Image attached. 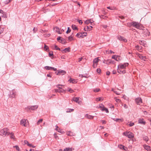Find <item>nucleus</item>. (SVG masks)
I'll use <instances>...</instances> for the list:
<instances>
[{"label":"nucleus","instance_id":"1","mask_svg":"<svg viewBox=\"0 0 151 151\" xmlns=\"http://www.w3.org/2000/svg\"><path fill=\"white\" fill-rule=\"evenodd\" d=\"M128 25L129 27L132 26L138 29H140L141 28L140 24L138 22L133 21L131 23L128 24Z\"/></svg>","mask_w":151,"mask_h":151},{"label":"nucleus","instance_id":"2","mask_svg":"<svg viewBox=\"0 0 151 151\" xmlns=\"http://www.w3.org/2000/svg\"><path fill=\"white\" fill-rule=\"evenodd\" d=\"M10 132L6 128H4L0 131V135L3 136H6L9 135Z\"/></svg>","mask_w":151,"mask_h":151},{"label":"nucleus","instance_id":"3","mask_svg":"<svg viewBox=\"0 0 151 151\" xmlns=\"http://www.w3.org/2000/svg\"><path fill=\"white\" fill-rule=\"evenodd\" d=\"M87 35V33L86 32H82L77 33L76 36L78 38H83Z\"/></svg>","mask_w":151,"mask_h":151},{"label":"nucleus","instance_id":"4","mask_svg":"<svg viewBox=\"0 0 151 151\" xmlns=\"http://www.w3.org/2000/svg\"><path fill=\"white\" fill-rule=\"evenodd\" d=\"M123 134L124 135L127 137L129 138H132L134 137V134L130 132H124Z\"/></svg>","mask_w":151,"mask_h":151},{"label":"nucleus","instance_id":"5","mask_svg":"<svg viewBox=\"0 0 151 151\" xmlns=\"http://www.w3.org/2000/svg\"><path fill=\"white\" fill-rule=\"evenodd\" d=\"M99 108L100 109V110L103 111H105L106 113H108L109 111L108 109L105 107L104 105L102 104H100L99 106Z\"/></svg>","mask_w":151,"mask_h":151},{"label":"nucleus","instance_id":"6","mask_svg":"<svg viewBox=\"0 0 151 151\" xmlns=\"http://www.w3.org/2000/svg\"><path fill=\"white\" fill-rule=\"evenodd\" d=\"M129 65L128 63H124V64H120L118 66V68H119L121 69H125L127 66Z\"/></svg>","mask_w":151,"mask_h":151},{"label":"nucleus","instance_id":"7","mask_svg":"<svg viewBox=\"0 0 151 151\" xmlns=\"http://www.w3.org/2000/svg\"><path fill=\"white\" fill-rule=\"evenodd\" d=\"M100 60L99 59V58H96L93 60V66L94 68H95L96 67L97 63Z\"/></svg>","mask_w":151,"mask_h":151},{"label":"nucleus","instance_id":"8","mask_svg":"<svg viewBox=\"0 0 151 151\" xmlns=\"http://www.w3.org/2000/svg\"><path fill=\"white\" fill-rule=\"evenodd\" d=\"M66 72L64 70H58V72H55V73L57 75H63L66 73Z\"/></svg>","mask_w":151,"mask_h":151},{"label":"nucleus","instance_id":"9","mask_svg":"<svg viewBox=\"0 0 151 151\" xmlns=\"http://www.w3.org/2000/svg\"><path fill=\"white\" fill-rule=\"evenodd\" d=\"M135 101L137 104L140 105L142 103V100L140 97L137 98L135 99Z\"/></svg>","mask_w":151,"mask_h":151},{"label":"nucleus","instance_id":"10","mask_svg":"<svg viewBox=\"0 0 151 151\" xmlns=\"http://www.w3.org/2000/svg\"><path fill=\"white\" fill-rule=\"evenodd\" d=\"M27 120L24 119H22L20 122V124L21 125L24 127H27Z\"/></svg>","mask_w":151,"mask_h":151},{"label":"nucleus","instance_id":"11","mask_svg":"<svg viewBox=\"0 0 151 151\" xmlns=\"http://www.w3.org/2000/svg\"><path fill=\"white\" fill-rule=\"evenodd\" d=\"M57 93V92H59L60 93H65V91L66 90H64L63 89H55L54 90Z\"/></svg>","mask_w":151,"mask_h":151},{"label":"nucleus","instance_id":"12","mask_svg":"<svg viewBox=\"0 0 151 151\" xmlns=\"http://www.w3.org/2000/svg\"><path fill=\"white\" fill-rule=\"evenodd\" d=\"M38 107V106L37 105L29 106L28 107V109L29 110H34L37 109Z\"/></svg>","mask_w":151,"mask_h":151},{"label":"nucleus","instance_id":"13","mask_svg":"<svg viewBox=\"0 0 151 151\" xmlns=\"http://www.w3.org/2000/svg\"><path fill=\"white\" fill-rule=\"evenodd\" d=\"M93 28L91 26H86L84 28V30L85 31H89L92 29Z\"/></svg>","mask_w":151,"mask_h":151},{"label":"nucleus","instance_id":"14","mask_svg":"<svg viewBox=\"0 0 151 151\" xmlns=\"http://www.w3.org/2000/svg\"><path fill=\"white\" fill-rule=\"evenodd\" d=\"M117 39L119 40L123 41L124 42H126L127 41L126 39L124 38L123 37L120 36L118 37Z\"/></svg>","mask_w":151,"mask_h":151},{"label":"nucleus","instance_id":"15","mask_svg":"<svg viewBox=\"0 0 151 151\" xmlns=\"http://www.w3.org/2000/svg\"><path fill=\"white\" fill-rule=\"evenodd\" d=\"M117 72L120 74L123 73L124 74L126 73L125 70L124 69H121L118 68Z\"/></svg>","mask_w":151,"mask_h":151},{"label":"nucleus","instance_id":"16","mask_svg":"<svg viewBox=\"0 0 151 151\" xmlns=\"http://www.w3.org/2000/svg\"><path fill=\"white\" fill-rule=\"evenodd\" d=\"M138 122V123L143 125H145L146 123L145 122L144 120L142 118L139 119Z\"/></svg>","mask_w":151,"mask_h":151},{"label":"nucleus","instance_id":"17","mask_svg":"<svg viewBox=\"0 0 151 151\" xmlns=\"http://www.w3.org/2000/svg\"><path fill=\"white\" fill-rule=\"evenodd\" d=\"M16 95V93L14 90H13L11 92V93L10 95V97L12 98H14L15 97Z\"/></svg>","mask_w":151,"mask_h":151},{"label":"nucleus","instance_id":"18","mask_svg":"<svg viewBox=\"0 0 151 151\" xmlns=\"http://www.w3.org/2000/svg\"><path fill=\"white\" fill-rule=\"evenodd\" d=\"M136 54L138 55L140 59L145 61V60L146 59V57L142 56V55L139 54L138 53H137Z\"/></svg>","mask_w":151,"mask_h":151},{"label":"nucleus","instance_id":"19","mask_svg":"<svg viewBox=\"0 0 151 151\" xmlns=\"http://www.w3.org/2000/svg\"><path fill=\"white\" fill-rule=\"evenodd\" d=\"M85 117L86 118L89 119H93V116L90 115L89 114H86L85 115Z\"/></svg>","mask_w":151,"mask_h":151},{"label":"nucleus","instance_id":"20","mask_svg":"<svg viewBox=\"0 0 151 151\" xmlns=\"http://www.w3.org/2000/svg\"><path fill=\"white\" fill-rule=\"evenodd\" d=\"M68 81L70 83H75L77 82V80L75 79H72V78H70Z\"/></svg>","mask_w":151,"mask_h":151},{"label":"nucleus","instance_id":"21","mask_svg":"<svg viewBox=\"0 0 151 151\" xmlns=\"http://www.w3.org/2000/svg\"><path fill=\"white\" fill-rule=\"evenodd\" d=\"M54 30L57 32L59 34H60L61 33L60 32V31L59 28L57 27H55L54 28Z\"/></svg>","mask_w":151,"mask_h":151},{"label":"nucleus","instance_id":"22","mask_svg":"<svg viewBox=\"0 0 151 151\" xmlns=\"http://www.w3.org/2000/svg\"><path fill=\"white\" fill-rule=\"evenodd\" d=\"M144 148L148 151H150L151 150V147L150 146L147 145H144Z\"/></svg>","mask_w":151,"mask_h":151},{"label":"nucleus","instance_id":"23","mask_svg":"<svg viewBox=\"0 0 151 151\" xmlns=\"http://www.w3.org/2000/svg\"><path fill=\"white\" fill-rule=\"evenodd\" d=\"M114 121H116V122H122L123 121V119L122 118L121 119H117V118H114L113 119Z\"/></svg>","mask_w":151,"mask_h":151},{"label":"nucleus","instance_id":"24","mask_svg":"<svg viewBox=\"0 0 151 151\" xmlns=\"http://www.w3.org/2000/svg\"><path fill=\"white\" fill-rule=\"evenodd\" d=\"M59 42L63 44H65L67 43L65 40L63 38H62L60 40V41Z\"/></svg>","mask_w":151,"mask_h":151},{"label":"nucleus","instance_id":"25","mask_svg":"<svg viewBox=\"0 0 151 151\" xmlns=\"http://www.w3.org/2000/svg\"><path fill=\"white\" fill-rule=\"evenodd\" d=\"M9 135H10V137L12 139L14 140H15L16 139L14 135V134H13V133H10Z\"/></svg>","mask_w":151,"mask_h":151},{"label":"nucleus","instance_id":"26","mask_svg":"<svg viewBox=\"0 0 151 151\" xmlns=\"http://www.w3.org/2000/svg\"><path fill=\"white\" fill-rule=\"evenodd\" d=\"M139 42L140 44L144 46H145V45L146 44V42L144 40L139 41Z\"/></svg>","mask_w":151,"mask_h":151},{"label":"nucleus","instance_id":"27","mask_svg":"<svg viewBox=\"0 0 151 151\" xmlns=\"http://www.w3.org/2000/svg\"><path fill=\"white\" fill-rule=\"evenodd\" d=\"M1 14H2L1 15V17L4 18H6L7 17L6 13L4 12V13H2Z\"/></svg>","mask_w":151,"mask_h":151},{"label":"nucleus","instance_id":"28","mask_svg":"<svg viewBox=\"0 0 151 151\" xmlns=\"http://www.w3.org/2000/svg\"><path fill=\"white\" fill-rule=\"evenodd\" d=\"M72 151V148H66L65 149H64L63 150V151Z\"/></svg>","mask_w":151,"mask_h":151},{"label":"nucleus","instance_id":"29","mask_svg":"<svg viewBox=\"0 0 151 151\" xmlns=\"http://www.w3.org/2000/svg\"><path fill=\"white\" fill-rule=\"evenodd\" d=\"M45 69L48 70H52V67L48 66H46L45 67Z\"/></svg>","mask_w":151,"mask_h":151},{"label":"nucleus","instance_id":"30","mask_svg":"<svg viewBox=\"0 0 151 151\" xmlns=\"http://www.w3.org/2000/svg\"><path fill=\"white\" fill-rule=\"evenodd\" d=\"M70 48L69 47H67L65 48L63 50L65 52H70Z\"/></svg>","mask_w":151,"mask_h":151},{"label":"nucleus","instance_id":"31","mask_svg":"<svg viewBox=\"0 0 151 151\" xmlns=\"http://www.w3.org/2000/svg\"><path fill=\"white\" fill-rule=\"evenodd\" d=\"M79 97L74 98L73 99V101H75L76 103H77V102H78V100H79Z\"/></svg>","mask_w":151,"mask_h":151},{"label":"nucleus","instance_id":"32","mask_svg":"<svg viewBox=\"0 0 151 151\" xmlns=\"http://www.w3.org/2000/svg\"><path fill=\"white\" fill-rule=\"evenodd\" d=\"M12 0H6L4 1V2L5 4H8Z\"/></svg>","mask_w":151,"mask_h":151},{"label":"nucleus","instance_id":"33","mask_svg":"<svg viewBox=\"0 0 151 151\" xmlns=\"http://www.w3.org/2000/svg\"><path fill=\"white\" fill-rule=\"evenodd\" d=\"M72 28L73 30L78 29V28L75 25L73 24L72 25Z\"/></svg>","mask_w":151,"mask_h":151},{"label":"nucleus","instance_id":"34","mask_svg":"<svg viewBox=\"0 0 151 151\" xmlns=\"http://www.w3.org/2000/svg\"><path fill=\"white\" fill-rule=\"evenodd\" d=\"M73 35L72 34L70 36L68 37V40L69 41H71L73 40Z\"/></svg>","mask_w":151,"mask_h":151},{"label":"nucleus","instance_id":"35","mask_svg":"<svg viewBox=\"0 0 151 151\" xmlns=\"http://www.w3.org/2000/svg\"><path fill=\"white\" fill-rule=\"evenodd\" d=\"M44 48L45 49V50L46 51H49V47L48 46L46 45H45V46H44Z\"/></svg>","mask_w":151,"mask_h":151},{"label":"nucleus","instance_id":"36","mask_svg":"<svg viewBox=\"0 0 151 151\" xmlns=\"http://www.w3.org/2000/svg\"><path fill=\"white\" fill-rule=\"evenodd\" d=\"M74 110V109H68L66 111V112H70L72 111H73Z\"/></svg>","mask_w":151,"mask_h":151},{"label":"nucleus","instance_id":"37","mask_svg":"<svg viewBox=\"0 0 151 151\" xmlns=\"http://www.w3.org/2000/svg\"><path fill=\"white\" fill-rule=\"evenodd\" d=\"M111 61H112V60H110V59L107 60L106 61V64H108V63H111Z\"/></svg>","mask_w":151,"mask_h":151},{"label":"nucleus","instance_id":"38","mask_svg":"<svg viewBox=\"0 0 151 151\" xmlns=\"http://www.w3.org/2000/svg\"><path fill=\"white\" fill-rule=\"evenodd\" d=\"M50 35V34H45L44 35V37L46 38L48 37Z\"/></svg>","mask_w":151,"mask_h":151},{"label":"nucleus","instance_id":"39","mask_svg":"<svg viewBox=\"0 0 151 151\" xmlns=\"http://www.w3.org/2000/svg\"><path fill=\"white\" fill-rule=\"evenodd\" d=\"M115 56H116L115 55H113L112 56V58L115 59L117 61H118V60H117V56L116 57V58H115Z\"/></svg>","mask_w":151,"mask_h":151},{"label":"nucleus","instance_id":"40","mask_svg":"<svg viewBox=\"0 0 151 151\" xmlns=\"http://www.w3.org/2000/svg\"><path fill=\"white\" fill-rule=\"evenodd\" d=\"M68 91L70 92V93H73L74 92V91L71 89V88H68Z\"/></svg>","mask_w":151,"mask_h":151},{"label":"nucleus","instance_id":"41","mask_svg":"<svg viewBox=\"0 0 151 151\" xmlns=\"http://www.w3.org/2000/svg\"><path fill=\"white\" fill-rule=\"evenodd\" d=\"M100 89L98 88H96L93 90V91L95 92H98L99 91Z\"/></svg>","mask_w":151,"mask_h":151},{"label":"nucleus","instance_id":"42","mask_svg":"<svg viewBox=\"0 0 151 151\" xmlns=\"http://www.w3.org/2000/svg\"><path fill=\"white\" fill-rule=\"evenodd\" d=\"M42 119H39L37 122V125H39L40 123L42 122Z\"/></svg>","mask_w":151,"mask_h":151},{"label":"nucleus","instance_id":"43","mask_svg":"<svg viewBox=\"0 0 151 151\" xmlns=\"http://www.w3.org/2000/svg\"><path fill=\"white\" fill-rule=\"evenodd\" d=\"M100 17L101 18H103V19H105L107 17L106 16H105L104 15H101L100 16Z\"/></svg>","mask_w":151,"mask_h":151},{"label":"nucleus","instance_id":"44","mask_svg":"<svg viewBox=\"0 0 151 151\" xmlns=\"http://www.w3.org/2000/svg\"><path fill=\"white\" fill-rule=\"evenodd\" d=\"M71 29H70V27H68V29L67 30L66 32V33L67 34H68V33H70L71 31Z\"/></svg>","mask_w":151,"mask_h":151},{"label":"nucleus","instance_id":"45","mask_svg":"<svg viewBox=\"0 0 151 151\" xmlns=\"http://www.w3.org/2000/svg\"><path fill=\"white\" fill-rule=\"evenodd\" d=\"M28 146H29L30 147H32L33 148H34L35 147V146H34L33 145L29 143L28 144Z\"/></svg>","mask_w":151,"mask_h":151},{"label":"nucleus","instance_id":"46","mask_svg":"<svg viewBox=\"0 0 151 151\" xmlns=\"http://www.w3.org/2000/svg\"><path fill=\"white\" fill-rule=\"evenodd\" d=\"M49 56L50 57H51V56H52L53 55V52H50L49 53Z\"/></svg>","mask_w":151,"mask_h":151},{"label":"nucleus","instance_id":"47","mask_svg":"<svg viewBox=\"0 0 151 151\" xmlns=\"http://www.w3.org/2000/svg\"><path fill=\"white\" fill-rule=\"evenodd\" d=\"M0 34H1L2 33H3V31L4 30V28H0Z\"/></svg>","mask_w":151,"mask_h":151},{"label":"nucleus","instance_id":"48","mask_svg":"<svg viewBox=\"0 0 151 151\" xmlns=\"http://www.w3.org/2000/svg\"><path fill=\"white\" fill-rule=\"evenodd\" d=\"M47 31H48L47 30H43L42 29L41 30V31H40V32H43V33H46L47 32Z\"/></svg>","mask_w":151,"mask_h":151},{"label":"nucleus","instance_id":"49","mask_svg":"<svg viewBox=\"0 0 151 151\" xmlns=\"http://www.w3.org/2000/svg\"><path fill=\"white\" fill-rule=\"evenodd\" d=\"M55 48L56 50H60V48L58 47L57 45H55Z\"/></svg>","mask_w":151,"mask_h":151},{"label":"nucleus","instance_id":"50","mask_svg":"<svg viewBox=\"0 0 151 151\" xmlns=\"http://www.w3.org/2000/svg\"><path fill=\"white\" fill-rule=\"evenodd\" d=\"M119 147L121 149H123V148H125V147L122 145H120L119 146Z\"/></svg>","mask_w":151,"mask_h":151},{"label":"nucleus","instance_id":"51","mask_svg":"<svg viewBox=\"0 0 151 151\" xmlns=\"http://www.w3.org/2000/svg\"><path fill=\"white\" fill-rule=\"evenodd\" d=\"M112 91H113L117 95L119 94L120 93L116 91H115L114 89H112Z\"/></svg>","mask_w":151,"mask_h":151},{"label":"nucleus","instance_id":"52","mask_svg":"<svg viewBox=\"0 0 151 151\" xmlns=\"http://www.w3.org/2000/svg\"><path fill=\"white\" fill-rule=\"evenodd\" d=\"M60 86H62V85H61L58 84V85H57L56 86L57 88H59L58 89H62V88L60 87Z\"/></svg>","mask_w":151,"mask_h":151},{"label":"nucleus","instance_id":"53","mask_svg":"<svg viewBox=\"0 0 151 151\" xmlns=\"http://www.w3.org/2000/svg\"><path fill=\"white\" fill-rule=\"evenodd\" d=\"M85 23L86 24H88L90 23V22L89 20H88L86 21Z\"/></svg>","mask_w":151,"mask_h":151},{"label":"nucleus","instance_id":"54","mask_svg":"<svg viewBox=\"0 0 151 151\" xmlns=\"http://www.w3.org/2000/svg\"><path fill=\"white\" fill-rule=\"evenodd\" d=\"M97 72L98 73H100L101 72V70L100 68H97L96 70Z\"/></svg>","mask_w":151,"mask_h":151},{"label":"nucleus","instance_id":"55","mask_svg":"<svg viewBox=\"0 0 151 151\" xmlns=\"http://www.w3.org/2000/svg\"><path fill=\"white\" fill-rule=\"evenodd\" d=\"M134 123L130 122L129 124V125L130 127H132L134 125Z\"/></svg>","mask_w":151,"mask_h":151},{"label":"nucleus","instance_id":"56","mask_svg":"<svg viewBox=\"0 0 151 151\" xmlns=\"http://www.w3.org/2000/svg\"><path fill=\"white\" fill-rule=\"evenodd\" d=\"M71 133H72L70 131L69 132H67V134L68 135H69V136H72V135L71 134Z\"/></svg>","mask_w":151,"mask_h":151},{"label":"nucleus","instance_id":"57","mask_svg":"<svg viewBox=\"0 0 151 151\" xmlns=\"http://www.w3.org/2000/svg\"><path fill=\"white\" fill-rule=\"evenodd\" d=\"M115 101L117 103H119L121 101L120 100L118 99H116Z\"/></svg>","mask_w":151,"mask_h":151},{"label":"nucleus","instance_id":"58","mask_svg":"<svg viewBox=\"0 0 151 151\" xmlns=\"http://www.w3.org/2000/svg\"><path fill=\"white\" fill-rule=\"evenodd\" d=\"M80 77H81V78L83 77H85V78H87L86 76H84L83 75L81 74V75H79Z\"/></svg>","mask_w":151,"mask_h":151},{"label":"nucleus","instance_id":"59","mask_svg":"<svg viewBox=\"0 0 151 151\" xmlns=\"http://www.w3.org/2000/svg\"><path fill=\"white\" fill-rule=\"evenodd\" d=\"M101 122L103 124H105L106 123V122L105 120H101Z\"/></svg>","mask_w":151,"mask_h":151},{"label":"nucleus","instance_id":"60","mask_svg":"<svg viewBox=\"0 0 151 151\" xmlns=\"http://www.w3.org/2000/svg\"><path fill=\"white\" fill-rule=\"evenodd\" d=\"M101 97H98V98H97V99H96L98 101H101Z\"/></svg>","mask_w":151,"mask_h":151},{"label":"nucleus","instance_id":"61","mask_svg":"<svg viewBox=\"0 0 151 151\" xmlns=\"http://www.w3.org/2000/svg\"><path fill=\"white\" fill-rule=\"evenodd\" d=\"M136 48H137L138 49H141V47L138 46V45H137L135 46Z\"/></svg>","mask_w":151,"mask_h":151},{"label":"nucleus","instance_id":"62","mask_svg":"<svg viewBox=\"0 0 151 151\" xmlns=\"http://www.w3.org/2000/svg\"><path fill=\"white\" fill-rule=\"evenodd\" d=\"M110 73L109 71H108L106 72V74L108 76H109L110 74Z\"/></svg>","mask_w":151,"mask_h":151},{"label":"nucleus","instance_id":"63","mask_svg":"<svg viewBox=\"0 0 151 151\" xmlns=\"http://www.w3.org/2000/svg\"><path fill=\"white\" fill-rule=\"evenodd\" d=\"M119 17L121 19H124V17L123 16H119Z\"/></svg>","mask_w":151,"mask_h":151},{"label":"nucleus","instance_id":"64","mask_svg":"<svg viewBox=\"0 0 151 151\" xmlns=\"http://www.w3.org/2000/svg\"><path fill=\"white\" fill-rule=\"evenodd\" d=\"M61 39V37H58L57 38V40L58 41L60 40Z\"/></svg>","mask_w":151,"mask_h":151}]
</instances>
